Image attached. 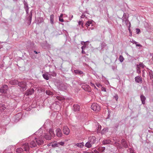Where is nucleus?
Segmentation results:
<instances>
[{"label":"nucleus","mask_w":153,"mask_h":153,"mask_svg":"<svg viewBox=\"0 0 153 153\" xmlns=\"http://www.w3.org/2000/svg\"><path fill=\"white\" fill-rule=\"evenodd\" d=\"M111 142V141L110 140L107 139L104 140L102 142V143L103 144H107L110 143Z\"/></svg>","instance_id":"nucleus-25"},{"label":"nucleus","mask_w":153,"mask_h":153,"mask_svg":"<svg viewBox=\"0 0 153 153\" xmlns=\"http://www.w3.org/2000/svg\"><path fill=\"white\" fill-rule=\"evenodd\" d=\"M136 33L137 34H138L140 32V30L138 28H136Z\"/></svg>","instance_id":"nucleus-43"},{"label":"nucleus","mask_w":153,"mask_h":153,"mask_svg":"<svg viewBox=\"0 0 153 153\" xmlns=\"http://www.w3.org/2000/svg\"><path fill=\"white\" fill-rule=\"evenodd\" d=\"M47 132L51 136H52V137H53L55 136V134L53 133V129H49L48 132Z\"/></svg>","instance_id":"nucleus-23"},{"label":"nucleus","mask_w":153,"mask_h":153,"mask_svg":"<svg viewBox=\"0 0 153 153\" xmlns=\"http://www.w3.org/2000/svg\"><path fill=\"white\" fill-rule=\"evenodd\" d=\"M137 72L138 74H140L141 72L139 65H137Z\"/></svg>","instance_id":"nucleus-33"},{"label":"nucleus","mask_w":153,"mask_h":153,"mask_svg":"<svg viewBox=\"0 0 153 153\" xmlns=\"http://www.w3.org/2000/svg\"><path fill=\"white\" fill-rule=\"evenodd\" d=\"M58 143V144H58L59 146L60 145L63 146L65 145V143L64 142H60Z\"/></svg>","instance_id":"nucleus-38"},{"label":"nucleus","mask_w":153,"mask_h":153,"mask_svg":"<svg viewBox=\"0 0 153 153\" xmlns=\"http://www.w3.org/2000/svg\"><path fill=\"white\" fill-rule=\"evenodd\" d=\"M82 54H85V51H84L83 50H82Z\"/></svg>","instance_id":"nucleus-57"},{"label":"nucleus","mask_w":153,"mask_h":153,"mask_svg":"<svg viewBox=\"0 0 153 153\" xmlns=\"http://www.w3.org/2000/svg\"><path fill=\"white\" fill-rule=\"evenodd\" d=\"M96 85L98 87H99L100 86V84H97Z\"/></svg>","instance_id":"nucleus-60"},{"label":"nucleus","mask_w":153,"mask_h":153,"mask_svg":"<svg viewBox=\"0 0 153 153\" xmlns=\"http://www.w3.org/2000/svg\"><path fill=\"white\" fill-rule=\"evenodd\" d=\"M122 19L123 20V23H124L126 25H128V17H122Z\"/></svg>","instance_id":"nucleus-19"},{"label":"nucleus","mask_w":153,"mask_h":153,"mask_svg":"<svg viewBox=\"0 0 153 153\" xmlns=\"http://www.w3.org/2000/svg\"><path fill=\"white\" fill-rule=\"evenodd\" d=\"M105 147H100L99 148V151L100 152H102L104 151L105 150Z\"/></svg>","instance_id":"nucleus-39"},{"label":"nucleus","mask_w":153,"mask_h":153,"mask_svg":"<svg viewBox=\"0 0 153 153\" xmlns=\"http://www.w3.org/2000/svg\"><path fill=\"white\" fill-rule=\"evenodd\" d=\"M102 79L103 80H105L106 79V78L103 76L102 75Z\"/></svg>","instance_id":"nucleus-51"},{"label":"nucleus","mask_w":153,"mask_h":153,"mask_svg":"<svg viewBox=\"0 0 153 153\" xmlns=\"http://www.w3.org/2000/svg\"><path fill=\"white\" fill-rule=\"evenodd\" d=\"M36 136L35 137H34V135L32 136L34 139L31 140L30 143V146L31 148L36 147L37 144L39 146L42 145L44 143L43 140L40 139L38 136ZM22 147L24 149V150L26 152L28 151L29 149V146L28 143H26L24 144L22 146Z\"/></svg>","instance_id":"nucleus-1"},{"label":"nucleus","mask_w":153,"mask_h":153,"mask_svg":"<svg viewBox=\"0 0 153 153\" xmlns=\"http://www.w3.org/2000/svg\"><path fill=\"white\" fill-rule=\"evenodd\" d=\"M140 99L143 104H144L145 103V97L143 95H141L140 96Z\"/></svg>","instance_id":"nucleus-22"},{"label":"nucleus","mask_w":153,"mask_h":153,"mask_svg":"<svg viewBox=\"0 0 153 153\" xmlns=\"http://www.w3.org/2000/svg\"><path fill=\"white\" fill-rule=\"evenodd\" d=\"M85 48H86V46L85 45H83L81 47V49L82 50H84L85 49Z\"/></svg>","instance_id":"nucleus-50"},{"label":"nucleus","mask_w":153,"mask_h":153,"mask_svg":"<svg viewBox=\"0 0 153 153\" xmlns=\"http://www.w3.org/2000/svg\"><path fill=\"white\" fill-rule=\"evenodd\" d=\"M0 134H4L6 131V128L5 126L0 127Z\"/></svg>","instance_id":"nucleus-18"},{"label":"nucleus","mask_w":153,"mask_h":153,"mask_svg":"<svg viewBox=\"0 0 153 153\" xmlns=\"http://www.w3.org/2000/svg\"><path fill=\"white\" fill-rule=\"evenodd\" d=\"M84 143L82 142L79 143H75L74 146H76L77 147H79L80 148H82L84 146Z\"/></svg>","instance_id":"nucleus-16"},{"label":"nucleus","mask_w":153,"mask_h":153,"mask_svg":"<svg viewBox=\"0 0 153 153\" xmlns=\"http://www.w3.org/2000/svg\"><path fill=\"white\" fill-rule=\"evenodd\" d=\"M151 56H152V62H153V53L151 54Z\"/></svg>","instance_id":"nucleus-61"},{"label":"nucleus","mask_w":153,"mask_h":153,"mask_svg":"<svg viewBox=\"0 0 153 153\" xmlns=\"http://www.w3.org/2000/svg\"><path fill=\"white\" fill-rule=\"evenodd\" d=\"M46 93L47 94L49 95H51L53 94V93L49 90H47L46 91Z\"/></svg>","instance_id":"nucleus-34"},{"label":"nucleus","mask_w":153,"mask_h":153,"mask_svg":"<svg viewBox=\"0 0 153 153\" xmlns=\"http://www.w3.org/2000/svg\"><path fill=\"white\" fill-rule=\"evenodd\" d=\"M106 44L104 42H102L101 44V49H103L104 47L106 46Z\"/></svg>","instance_id":"nucleus-40"},{"label":"nucleus","mask_w":153,"mask_h":153,"mask_svg":"<svg viewBox=\"0 0 153 153\" xmlns=\"http://www.w3.org/2000/svg\"><path fill=\"white\" fill-rule=\"evenodd\" d=\"M149 74L150 76V79H152L153 78V71L152 70L149 71Z\"/></svg>","instance_id":"nucleus-27"},{"label":"nucleus","mask_w":153,"mask_h":153,"mask_svg":"<svg viewBox=\"0 0 153 153\" xmlns=\"http://www.w3.org/2000/svg\"><path fill=\"white\" fill-rule=\"evenodd\" d=\"M18 85L22 88V89L21 90L22 91H24L26 90L27 86L26 85L25 82H18Z\"/></svg>","instance_id":"nucleus-7"},{"label":"nucleus","mask_w":153,"mask_h":153,"mask_svg":"<svg viewBox=\"0 0 153 153\" xmlns=\"http://www.w3.org/2000/svg\"><path fill=\"white\" fill-rule=\"evenodd\" d=\"M127 17V16H126V13H124L123 16L122 17Z\"/></svg>","instance_id":"nucleus-56"},{"label":"nucleus","mask_w":153,"mask_h":153,"mask_svg":"<svg viewBox=\"0 0 153 153\" xmlns=\"http://www.w3.org/2000/svg\"><path fill=\"white\" fill-rule=\"evenodd\" d=\"M23 151V149L21 148H18L16 150V152L17 153H21Z\"/></svg>","instance_id":"nucleus-31"},{"label":"nucleus","mask_w":153,"mask_h":153,"mask_svg":"<svg viewBox=\"0 0 153 153\" xmlns=\"http://www.w3.org/2000/svg\"><path fill=\"white\" fill-rule=\"evenodd\" d=\"M112 68L113 70H114L115 68V67L113 66L112 67Z\"/></svg>","instance_id":"nucleus-63"},{"label":"nucleus","mask_w":153,"mask_h":153,"mask_svg":"<svg viewBox=\"0 0 153 153\" xmlns=\"http://www.w3.org/2000/svg\"><path fill=\"white\" fill-rule=\"evenodd\" d=\"M128 151L129 153H135L133 149L131 148H129Z\"/></svg>","instance_id":"nucleus-36"},{"label":"nucleus","mask_w":153,"mask_h":153,"mask_svg":"<svg viewBox=\"0 0 153 153\" xmlns=\"http://www.w3.org/2000/svg\"><path fill=\"white\" fill-rule=\"evenodd\" d=\"M8 89V86L6 85H2L0 88V92L1 93L5 94Z\"/></svg>","instance_id":"nucleus-6"},{"label":"nucleus","mask_w":153,"mask_h":153,"mask_svg":"<svg viewBox=\"0 0 153 153\" xmlns=\"http://www.w3.org/2000/svg\"><path fill=\"white\" fill-rule=\"evenodd\" d=\"M96 126H97V132H99L100 130L101 129V126L99 125V123H97V124H96Z\"/></svg>","instance_id":"nucleus-29"},{"label":"nucleus","mask_w":153,"mask_h":153,"mask_svg":"<svg viewBox=\"0 0 153 153\" xmlns=\"http://www.w3.org/2000/svg\"><path fill=\"white\" fill-rule=\"evenodd\" d=\"M63 14H61L60 15V16H59V18H62V16H63Z\"/></svg>","instance_id":"nucleus-58"},{"label":"nucleus","mask_w":153,"mask_h":153,"mask_svg":"<svg viewBox=\"0 0 153 153\" xmlns=\"http://www.w3.org/2000/svg\"><path fill=\"white\" fill-rule=\"evenodd\" d=\"M56 136L59 137H61L62 136V133L61 130L59 128H57L56 130Z\"/></svg>","instance_id":"nucleus-9"},{"label":"nucleus","mask_w":153,"mask_h":153,"mask_svg":"<svg viewBox=\"0 0 153 153\" xmlns=\"http://www.w3.org/2000/svg\"><path fill=\"white\" fill-rule=\"evenodd\" d=\"M32 16L31 15H29L28 18V20L30 22V24L31 23L32 20Z\"/></svg>","instance_id":"nucleus-41"},{"label":"nucleus","mask_w":153,"mask_h":153,"mask_svg":"<svg viewBox=\"0 0 153 153\" xmlns=\"http://www.w3.org/2000/svg\"><path fill=\"white\" fill-rule=\"evenodd\" d=\"M131 42L133 44H137V42H136L134 40H132L131 41Z\"/></svg>","instance_id":"nucleus-53"},{"label":"nucleus","mask_w":153,"mask_h":153,"mask_svg":"<svg viewBox=\"0 0 153 153\" xmlns=\"http://www.w3.org/2000/svg\"><path fill=\"white\" fill-rule=\"evenodd\" d=\"M20 115V114H19V113H18V114H17L16 115V116H19Z\"/></svg>","instance_id":"nucleus-64"},{"label":"nucleus","mask_w":153,"mask_h":153,"mask_svg":"<svg viewBox=\"0 0 153 153\" xmlns=\"http://www.w3.org/2000/svg\"><path fill=\"white\" fill-rule=\"evenodd\" d=\"M7 108V106H6L5 105H0V110L1 111H4Z\"/></svg>","instance_id":"nucleus-21"},{"label":"nucleus","mask_w":153,"mask_h":153,"mask_svg":"<svg viewBox=\"0 0 153 153\" xmlns=\"http://www.w3.org/2000/svg\"><path fill=\"white\" fill-rule=\"evenodd\" d=\"M119 59L120 62H122L124 60V58L122 55H120Z\"/></svg>","instance_id":"nucleus-32"},{"label":"nucleus","mask_w":153,"mask_h":153,"mask_svg":"<svg viewBox=\"0 0 153 153\" xmlns=\"http://www.w3.org/2000/svg\"><path fill=\"white\" fill-rule=\"evenodd\" d=\"M49 73L48 72H46L42 75L43 78L46 80H48L49 79Z\"/></svg>","instance_id":"nucleus-17"},{"label":"nucleus","mask_w":153,"mask_h":153,"mask_svg":"<svg viewBox=\"0 0 153 153\" xmlns=\"http://www.w3.org/2000/svg\"><path fill=\"white\" fill-rule=\"evenodd\" d=\"M34 92V90L33 88L27 90L25 93V95L27 96L32 94Z\"/></svg>","instance_id":"nucleus-11"},{"label":"nucleus","mask_w":153,"mask_h":153,"mask_svg":"<svg viewBox=\"0 0 153 153\" xmlns=\"http://www.w3.org/2000/svg\"><path fill=\"white\" fill-rule=\"evenodd\" d=\"M139 65V67H141L142 68H143L144 67V66H145L142 63H140L139 65Z\"/></svg>","instance_id":"nucleus-42"},{"label":"nucleus","mask_w":153,"mask_h":153,"mask_svg":"<svg viewBox=\"0 0 153 153\" xmlns=\"http://www.w3.org/2000/svg\"><path fill=\"white\" fill-rule=\"evenodd\" d=\"M91 108L94 111H98L100 110V106L97 103H94L91 105Z\"/></svg>","instance_id":"nucleus-5"},{"label":"nucleus","mask_w":153,"mask_h":153,"mask_svg":"<svg viewBox=\"0 0 153 153\" xmlns=\"http://www.w3.org/2000/svg\"><path fill=\"white\" fill-rule=\"evenodd\" d=\"M113 98L116 100V101H117L118 98V95L117 94H115V95L113 96Z\"/></svg>","instance_id":"nucleus-37"},{"label":"nucleus","mask_w":153,"mask_h":153,"mask_svg":"<svg viewBox=\"0 0 153 153\" xmlns=\"http://www.w3.org/2000/svg\"><path fill=\"white\" fill-rule=\"evenodd\" d=\"M73 109L75 111H77L79 110L80 106L77 104H75L73 106Z\"/></svg>","instance_id":"nucleus-14"},{"label":"nucleus","mask_w":153,"mask_h":153,"mask_svg":"<svg viewBox=\"0 0 153 153\" xmlns=\"http://www.w3.org/2000/svg\"><path fill=\"white\" fill-rule=\"evenodd\" d=\"M63 131L64 134L66 135H68L70 132V130L66 126L64 127Z\"/></svg>","instance_id":"nucleus-8"},{"label":"nucleus","mask_w":153,"mask_h":153,"mask_svg":"<svg viewBox=\"0 0 153 153\" xmlns=\"http://www.w3.org/2000/svg\"><path fill=\"white\" fill-rule=\"evenodd\" d=\"M12 85H15L18 84V82L17 80L14 79L10 80L9 82Z\"/></svg>","instance_id":"nucleus-20"},{"label":"nucleus","mask_w":153,"mask_h":153,"mask_svg":"<svg viewBox=\"0 0 153 153\" xmlns=\"http://www.w3.org/2000/svg\"><path fill=\"white\" fill-rule=\"evenodd\" d=\"M90 85L92 87H94L95 88H97L94 85V84L92 82H91L90 83Z\"/></svg>","instance_id":"nucleus-44"},{"label":"nucleus","mask_w":153,"mask_h":153,"mask_svg":"<svg viewBox=\"0 0 153 153\" xmlns=\"http://www.w3.org/2000/svg\"><path fill=\"white\" fill-rule=\"evenodd\" d=\"M121 143L123 146L125 148H127L128 147V144L126 141L124 139H123L121 141Z\"/></svg>","instance_id":"nucleus-15"},{"label":"nucleus","mask_w":153,"mask_h":153,"mask_svg":"<svg viewBox=\"0 0 153 153\" xmlns=\"http://www.w3.org/2000/svg\"><path fill=\"white\" fill-rule=\"evenodd\" d=\"M135 80L136 82L137 83H142L143 81L140 76H137L135 77Z\"/></svg>","instance_id":"nucleus-12"},{"label":"nucleus","mask_w":153,"mask_h":153,"mask_svg":"<svg viewBox=\"0 0 153 153\" xmlns=\"http://www.w3.org/2000/svg\"><path fill=\"white\" fill-rule=\"evenodd\" d=\"M106 153H114V152L112 151H110V150H108Z\"/></svg>","instance_id":"nucleus-52"},{"label":"nucleus","mask_w":153,"mask_h":153,"mask_svg":"<svg viewBox=\"0 0 153 153\" xmlns=\"http://www.w3.org/2000/svg\"><path fill=\"white\" fill-rule=\"evenodd\" d=\"M128 30H130V28L131 26V24L130 22H128Z\"/></svg>","instance_id":"nucleus-48"},{"label":"nucleus","mask_w":153,"mask_h":153,"mask_svg":"<svg viewBox=\"0 0 153 153\" xmlns=\"http://www.w3.org/2000/svg\"><path fill=\"white\" fill-rule=\"evenodd\" d=\"M54 18V16L52 14L51 15L50 18V21L52 25H53V24Z\"/></svg>","instance_id":"nucleus-26"},{"label":"nucleus","mask_w":153,"mask_h":153,"mask_svg":"<svg viewBox=\"0 0 153 153\" xmlns=\"http://www.w3.org/2000/svg\"><path fill=\"white\" fill-rule=\"evenodd\" d=\"M118 126H119V124L118 123H116L115 124V127L116 129H117L118 128Z\"/></svg>","instance_id":"nucleus-46"},{"label":"nucleus","mask_w":153,"mask_h":153,"mask_svg":"<svg viewBox=\"0 0 153 153\" xmlns=\"http://www.w3.org/2000/svg\"><path fill=\"white\" fill-rule=\"evenodd\" d=\"M32 10H31L30 12L29 15H31L32 16Z\"/></svg>","instance_id":"nucleus-59"},{"label":"nucleus","mask_w":153,"mask_h":153,"mask_svg":"<svg viewBox=\"0 0 153 153\" xmlns=\"http://www.w3.org/2000/svg\"><path fill=\"white\" fill-rule=\"evenodd\" d=\"M127 56H128V58H131V59L134 58L132 56L129 55L128 53L127 54Z\"/></svg>","instance_id":"nucleus-49"},{"label":"nucleus","mask_w":153,"mask_h":153,"mask_svg":"<svg viewBox=\"0 0 153 153\" xmlns=\"http://www.w3.org/2000/svg\"><path fill=\"white\" fill-rule=\"evenodd\" d=\"M59 20L62 22H64V20L62 18H59Z\"/></svg>","instance_id":"nucleus-47"},{"label":"nucleus","mask_w":153,"mask_h":153,"mask_svg":"<svg viewBox=\"0 0 153 153\" xmlns=\"http://www.w3.org/2000/svg\"><path fill=\"white\" fill-rule=\"evenodd\" d=\"M35 135L38 136L40 139L43 140L44 138L47 140H50L51 139L52 136L47 132H45L42 129H40L35 133ZM44 141V140H43Z\"/></svg>","instance_id":"nucleus-2"},{"label":"nucleus","mask_w":153,"mask_h":153,"mask_svg":"<svg viewBox=\"0 0 153 153\" xmlns=\"http://www.w3.org/2000/svg\"><path fill=\"white\" fill-rule=\"evenodd\" d=\"M82 88L86 91L88 92H91V88L89 85H83L82 86Z\"/></svg>","instance_id":"nucleus-10"},{"label":"nucleus","mask_w":153,"mask_h":153,"mask_svg":"<svg viewBox=\"0 0 153 153\" xmlns=\"http://www.w3.org/2000/svg\"><path fill=\"white\" fill-rule=\"evenodd\" d=\"M58 143L55 142L51 144V146L52 147L55 148L56 147H58Z\"/></svg>","instance_id":"nucleus-30"},{"label":"nucleus","mask_w":153,"mask_h":153,"mask_svg":"<svg viewBox=\"0 0 153 153\" xmlns=\"http://www.w3.org/2000/svg\"><path fill=\"white\" fill-rule=\"evenodd\" d=\"M74 73L76 74H78L79 75H82V76L83 75V73L82 71H79V70H74Z\"/></svg>","instance_id":"nucleus-24"},{"label":"nucleus","mask_w":153,"mask_h":153,"mask_svg":"<svg viewBox=\"0 0 153 153\" xmlns=\"http://www.w3.org/2000/svg\"><path fill=\"white\" fill-rule=\"evenodd\" d=\"M81 44H82V45H85V42H83V41L81 42Z\"/></svg>","instance_id":"nucleus-55"},{"label":"nucleus","mask_w":153,"mask_h":153,"mask_svg":"<svg viewBox=\"0 0 153 153\" xmlns=\"http://www.w3.org/2000/svg\"><path fill=\"white\" fill-rule=\"evenodd\" d=\"M108 128L107 127L104 128L102 130V133H105V132L108 131Z\"/></svg>","instance_id":"nucleus-35"},{"label":"nucleus","mask_w":153,"mask_h":153,"mask_svg":"<svg viewBox=\"0 0 153 153\" xmlns=\"http://www.w3.org/2000/svg\"><path fill=\"white\" fill-rule=\"evenodd\" d=\"M135 44L136 45V46H137V47H141V45H140L139 44H137H137Z\"/></svg>","instance_id":"nucleus-54"},{"label":"nucleus","mask_w":153,"mask_h":153,"mask_svg":"<svg viewBox=\"0 0 153 153\" xmlns=\"http://www.w3.org/2000/svg\"><path fill=\"white\" fill-rule=\"evenodd\" d=\"M85 25L89 30H93L95 26V23L91 20H89L86 22Z\"/></svg>","instance_id":"nucleus-4"},{"label":"nucleus","mask_w":153,"mask_h":153,"mask_svg":"<svg viewBox=\"0 0 153 153\" xmlns=\"http://www.w3.org/2000/svg\"><path fill=\"white\" fill-rule=\"evenodd\" d=\"M34 52L36 53V54H38V53L37 51H34Z\"/></svg>","instance_id":"nucleus-62"},{"label":"nucleus","mask_w":153,"mask_h":153,"mask_svg":"<svg viewBox=\"0 0 153 153\" xmlns=\"http://www.w3.org/2000/svg\"><path fill=\"white\" fill-rule=\"evenodd\" d=\"M24 8L25 10L26 14H28V6L27 3L25 1L24 2Z\"/></svg>","instance_id":"nucleus-13"},{"label":"nucleus","mask_w":153,"mask_h":153,"mask_svg":"<svg viewBox=\"0 0 153 153\" xmlns=\"http://www.w3.org/2000/svg\"><path fill=\"white\" fill-rule=\"evenodd\" d=\"M96 141V137L95 136H91L88 138V141L85 143V146L87 148H90Z\"/></svg>","instance_id":"nucleus-3"},{"label":"nucleus","mask_w":153,"mask_h":153,"mask_svg":"<svg viewBox=\"0 0 153 153\" xmlns=\"http://www.w3.org/2000/svg\"><path fill=\"white\" fill-rule=\"evenodd\" d=\"M48 73L49 76H55L56 75V73L54 71H53V72H49Z\"/></svg>","instance_id":"nucleus-28"},{"label":"nucleus","mask_w":153,"mask_h":153,"mask_svg":"<svg viewBox=\"0 0 153 153\" xmlns=\"http://www.w3.org/2000/svg\"><path fill=\"white\" fill-rule=\"evenodd\" d=\"M78 25H81L82 26H83V24L82 22V21H79L78 22Z\"/></svg>","instance_id":"nucleus-45"}]
</instances>
